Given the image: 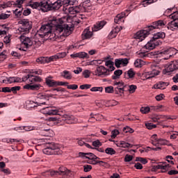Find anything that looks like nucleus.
Masks as SVG:
<instances>
[{"label":"nucleus","mask_w":178,"mask_h":178,"mask_svg":"<svg viewBox=\"0 0 178 178\" xmlns=\"http://www.w3.org/2000/svg\"><path fill=\"white\" fill-rule=\"evenodd\" d=\"M54 26H56V19H53L49 21L47 24L42 25L38 31L37 35H39L40 38L48 37L50 34V31H52V29H54Z\"/></svg>","instance_id":"f257e3e1"},{"label":"nucleus","mask_w":178,"mask_h":178,"mask_svg":"<svg viewBox=\"0 0 178 178\" xmlns=\"http://www.w3.org/2000/svg\"><path fill=\"white\" fill-rule=\"evenodd\" d=\"M63 5V1L58 0L54 3L49 0H42V12H48L49 10H58Z\"/></svg>","instance_id":"f03ea898"},{"label":"nucleus","mask_w":178,"mask_h":178,"mask_svg":"<svg viewBox=\"0 0 178 178\" xmlns=\"http://www.w3.org/2000/svg\"><path fill=\"white\" fill-rule=\"evenodd\" d=\"M42 152L45 155H62V151L54 143H51L46 148L43 149Z\"/></svg>","instance_id":"7ed1b4c3"},{"label":"nucleus","mask_w":178,"mask_h":178,"mask_svg":"<svg viewBox=\"0 0 178 178\" xmlns=\"http://www.w3.org/2000/svg\"><path fill=\"white\" fill-rule=\"evenodd\" d=\"M19 24H21L22 26L18 29L17 31V34H26V33H29V31L31 30V24L29 19H21L19 22Z\"/></svg>","instance_id":"20e7f679"},{"label":"nucleus","mask_w":178,"mask_h":178,"mask_svg":"<svg viewBox=\"0 0 178 178\" xmlns=\"http://www.w3.org/2000/svg\"><path fill=\"white\" fill-rule=\"evenodd\" d=\"M169 19H172V21L170 22L168 24V30H171L173 31V30H176V29H178V11L173 12L170 15H168Z\"/></svg>","instance_id":"39448f33"},{"label":"nucleus","mask_w":178,"mask_h":178,"mask_svg":"<svg viewBox=\"0 0 178 178\" xmlns=\"http://www.w3.org/2000/svg\"><path fill=\"white\" fill-rule=\"evenodd\" d=\"M54 28L56 30L54 33H52V31H50V34H49V35L47 36L46 38H49V40H52L53 41H55V40L60 37V34L62 33V31H63V26L60 24H56V25H54Z\"/></svg>","instance_id":"423d86ee"},{"label":"nucleus","mask_w":178,"mask_h":178,"mask_svg":"<svg viewBox=\"0 0 178 178\" xmlns=\"http://www.w3.org/2000/svg\"><path fill=\"white\" fill-rule=\"evenodd\" d=\"M93 74L97 76V77H108L111 73L109 72V70H107L105 66L103 65H97L95 70L94 71Z\"/></svg>","instance_id":"0eeeda50"},{"label":"nucleus","mask_w":178,"mask_h":178,"mask_svg":"<svg viewBox=\"0 0 178 178\" xmlns=\"http://www.w3.org/2000/svg\"><path fill=\"white\" fill-rule=\"evenodd\" d=\"M150 31L149 28L147 26L145 29L138 31L134 35V38L139 40V41H143L145 40L146 37L149 35Z\"/></svg>","instance_id":"6e6552de"},{"label":"nucleus","mask_w":178,"mask_h":178,"mask_svg":"<svg viewBox=\"0 0 178 178\" xmlns=\"http://www.w3.org/2000/svg\"><path fill=\"white\" fill-rule=\"evenodd\" d=\"M63 120L67 124H73V123H81L77 118H74L73 115L64 114L62 117Z\"/></svg>","instance_id":"1a4fd4ad"},{"label":"nucleus","mask_w":178,"mask_h":178,"mask_svg":"<svg viewBox=\"0 0 178 178\" xmlns=\"http://www.w3.org/2000/svg\"><path fill=\"white\" fill-rule=\"evenodd\" d=\"M27 0H17L14 5L18 8L14 10V13L16 16H21L22 12H23L22 3H24Z\"/></svg>","instance_id":"9d476101"},{"label":"nucleus","mask_w":178,"mask_h":178,"mask_svg":"<svg viewBox=\"0 0 178 178\" xmlns=\"http://www.w3.org/2000/svg\"><path fill=\"white\" fill-rule=\"evenodd\" d=\"M19 40L22 44H23V45H24L26 48H29V47H31V45H33V40H31V38L25 36L23 33H21V35L19 36Z\"/></svg>","instance_id":"9b49d317"},{"label":"nucleus","mask_w":178,"mask_h":178,"mask_svg":"<svg viewBox=\"0 0 178 178\" xmlns=\"http://www.w3.org/2000/svg\"><path fill=\"white\" fill-rule=\"evenodd\" d=\"M166 22H163V20H158L152 23L151 26H149V30L152 31V30H155L156 29H163L165 27Z\"/></svg>","instance_id":"f8f14e48"},{"label":"nucleus","mask_w":178,"mask_h":178,"mask_svg":"<svg viewBox=\"0 0 178 178\" xmlns=\"http://www.w3.org/2000/svg\"><path fill=\"white\" fill-rule=\"evenodd\" d=\"M159 40H154L153 38L152 39H151L145 45V48L146 49H154L155 48V47H158V45H159Z\"/></svg>","instance_id":"ddd939ff"},{"label":"nucleus","mask_w":178,"mask_h":178,"mask_svg":"<svg viewBox=\"0 0 178 178\" xmlns=\"http://www.w3.org/2000/svg\"><path fill=\"white\" fill-rule=\"evenodd\" d=\"M160 54L161 55H169L168 58H165L164 59H169V58H170V56H172V55H173L174 54H176V49L173 48V47H167L164 49H163L161 51H160Z\"/></svg>","instance_id":"4468645a"},{"label":"nucleus","mask_w":178,"mask_h":178,"mask_svg":"<svg viewBox=\"0 0 178 178\" xmlns=\"http://www.w3.org/2000/svg\"><path fill=\"white\" fill-rule=\"evenodd\" d=\"M129 64V59L127 58H116L115 60V65L116 67H120V66H127Z\"/></svg>","instance_id":"2eb2a0df"},{"label":"nucleus","mask_w":178,"mask_h":178,"mask_svg":"<svg viewBox=\"0 0 178 178\" xmlns=\"http://www.w3.org/2000/svg\"><path fill=\"white\" fill-rule=\"evenodd\" d=\"M81 9L82 12H90L92 10V7L91 6V1L90 0H86L82 3V6H81Z\"/></svg>","instance_id":"dca6fc26"},{"label":"nucleus","mask_w":178,"mask_h":178,"mask_svg":"<svg viewBox=\"0 0 178 178\" xmlns=\"http://www.w3.org/2000/svg\"><path fill=\"white\" fill-rule=\"evenodd\" d=\"M168 86H169V82L159 81L154 84L152 88H154V90H165Z\"/></svg>","instance_id":"f3484780"},{"label":"nucleus","mask_w":178,"mask_h":178,"mask_svg":"<svg viewBox=\"0 0 178 178\" xmlns=\"http://www.w3.org/2000/svg\"><path fill=\"white\" fill-rule=\"evenodd\" d=\"M92 35V31H90V29L86 28L81 34V38L82 40H90Z\"/></svg>","instance_id":"a211bd4d"},{"label":"nucleus","mask_w":178,"mask_h":178,"mask_svg":"<svg viewBox=\"0 0 178 178\" xmlns=\"http://www.w3.org/2000/svg\"><path fill=\"white\" fill-rule=\"evenodd\" d=\"M178 69V60L172 62L165 69L167 72H175Z\"/></svg>","instance_id":"6ab92c4d"},{"label":"nucleus","mask_w":178,"mask_h":178,"mask_svg":"<svg viewBox=\"0 0 178 178\" xmlns=\"http://www.w3.org/2000/svg\"><path fill=\"white\" fill-rule=\"evenodd\" d=\"M28 6H30L32 9H38V8H40V10L42 12V1L40 3L30 1L28 3Z\"/></svg>","instance_id":"aec40b11"},{"label":"nucleus","mask_w":178,"mask_h":178,"mask_svg":"<svg viewBox=\"0 0 178 178\" xmlns=\"http://www.w3.org/2000/svg\"><path fill=\"white\" fill-rule=\"evenodd\" d=\"M154 168L156 169H161L163 173L165 172H168L170 168V165L166 163H161L159 165H154Z\"/></svg>","instance_id":"412c9836"},{"label":"nucleus","mask_w":178,"mask_h":178,"mask_svg":"<svg viewBox=\"0 0 178 178\" xmlns=\"http://www.w3.org/2000/svg\"><path fill=\"white\" fill-rule=\"evenodd\" d=\"M106 24V22L101 21L97 22L92 28V31H99L102 29H104V26Z\"/></svg>","instance_id":"4be33fe9"},{"label":"nucleus","mask_w":178,"mask_h":178,"mask_svg":"<svg viewBox=\"0 0 178 178\" xmlns=\"http://www.w3.org/2000/svg\"><path fill=\"white\" fill-rule=\"evenodd\" d=\"M79 156L81 158H83L84 159H90L93 160L94 158H97V156L92 153H84V152H79Z\"/></svg>","instance_id":"5701e85b"},{"label":"nucleus","mask_w":178,"mask_h":178,"mask_svg":"<svg viewBox=\"0 0 178 178\" xmlns=\"http://www.w3.org/2000/svg\"><path fill=\"white\" fill-rule=\"evenodd\" d=\"M65 56H66L65 52L58 53L54 56H50L47 62H52L54 60H56V59H62V58H65Z\"/></svg>","instance_id":"b1692460"},{"label":"nucleus","mask_w":178,"mask_h":178,"mask_svg":"<svg viewBox=\"0 0 178 178\" xmlns=\"http://www.w3.org/2000/svg\"><path fill=\"white\" fill-rule=\"evenodd\" d=\"M126 16V13H122L120 14L117 15V16L114 19L115 23L117 24H120V23H123L124 22V17Z\"/></svg>","instance_id":"393cba45"},{"label":"nucleus","mask_w":178,"mask_h":178,"mask_svg":"<svg viewBox=\"0 0 178 178\" xmlns=\"http://www.w3.org/2000/svg\"><path fill=\"white\" fill-rule=\"evenodd\" d=\"M71 56H72V58H80L81 59H84V58H87V59H88V58H90V56H88V54H87L84 51L72 54Z\"/></svg>","instance_id":"a878e982"},{"label":"nucleus","mask_w":178,"mask_h":178,"mask_svg":"<svg viewBox=\"0 0 178 178\" xmlns=\"http://www.w3.org/2000/svg\"><path fill=\"white\" fill-rule=\"evenodd\" d=\"M65 27V29L63 26V31L61 32L62 33H60V37H68V35L72 34V31L69 28V26L66 25Z\"/></svg>","instance_id":"bb28decb"},{"label":"nucleus","mask_w":178,"mask_h":178,"mask_svg":"<svg viewBox=\"0 0 178 178\" xmlns=\"http://www.w3.org/2000/svg\"><path fill=\"white\" fill-rule=\"evenodd\" d=\"M58 113L59 111H58V109L49 108V107H47L45 111H43L44 115H49V116H51L52 115H58Z\"/></svg>","instance_id":"cd10ccee"},{"label":"nucleus","mask_w":178,"mask_h":178,"mask_svg":"<svg viewBox=\"0 0 178 178\" xmlns=\"http://www.w3.org/2000/svg\"><path fill=\"white\" fill-rule=\"evenodd\" d=\"M161 73L158 70H153L150 72H146L145 76L147 79H152V77H155V76H158Z\"/></svg>","instance_id":"c85d7f7f"},{"label":"nucleus","mask_w":178,"mask_h":178,"mask_svg":"<svg viewBox=\"0 0 178 178\" xmlns=\"http://www.w3.org/2000/svg\"><path fill=\"white\" fill-rule=\"evenodd\" d=\"M61 77L65 79V80H72L73 76H72V72L67 70H64L61 72Z\"/></svg>","instance_id":"c756f323"},{"label":"nucleus","mask_w":178,"mask_h":178,"mask_svg":"<svg viewBox=\"0 0 178 178\" xmlns=\"http://www.w3.org/2000/svg\"><path fill=\"white\" fill-rule=\"evenodd\" d=\"M136 76V72L133 68L129 69L127 72H125V79H134Z\"/></svg>","instance_id":"7c9ffc66"},{"label":"nucleus","mask_w":178,"mask_h":178,"mask_svg":"<svg viewBox=\"0 0 178 178\" xmlns=\"http://www.w3.org/2000/svg\"><path fill=\"white\" fill-rule=\"evenodd\" d=\"M7 81L10 84H12V83H22V78L17 76L8 77Z\"/></svg>","instance_id":"2f4dec72"},{"label":"nucleus","mask_w":178,"mask_h":178,"mask_svg":"<svg viewBox=\"0 0 178 178\" xmlns=\"http://www.w3.org/2000/svg\"><path fill=\"white\" fill-rule=\"evenodd\" d=\"M41 81H42V79H41V77L31 74L30 83L31 84H34V83H41Z\"/></svg>","instance_id":"473e14b6"},{"label":"nucleus","mask_w":178,"mask_h":178,"mask_svg":"<svg viewBox=\"0 0 178 178\" xmlns=\"http://www.w3.org/2000/svg\"><path fill=\"white\" fill-rule=\"evenodd\" d=\"M117 147H120L121 148H131L133 145L129 143H126L125 141L121 140L120 143L116 144Z\"/></svg>","instance_id":"72a5a7b5"},{"label":"nucleus","mask_w":178,"mask_h":178,"mask_svg":"<svg viewBox=\"0 0 178 178\" xmlns=\"http://www.w3.org/2000/svg\"><path fill=\"white\" fill-rule=\"evenodd\" d=\"M55 91H56V92L61 93V92H65L66 90L62 88H54L51 90V92H53V94H47V95L49 96V97H54V95H59V94L55 93Z\"/></svg>","instance_id":"f704fd0d"},{"label":"nucleus","mask_w":178,"mask_h":178,"mask_svg":"<svg viewBox=\"0 0 178 178\" xmlns=\"http://www.w3.org/2000/svg\"><path fill=\"white\" fill-rule=\"evenodd\" d=\"M105 65L107 67H108V69H107V70H109V73H111V72H113V70H115V66H113V65H114L113 61H112L111 60H106Z\"/></svg>","instance_id":"c9c22d12"},{"label":"nucleus","mask_w":178,"mask_h":178,"mask_svg":"<svg viewBox=\"0 0 178 178\" xmlns=\"http://www.w3.org/2000/svg\"><path fill=\"white\" fill-rule=\"evenodd\" d=\"M123 74V71L122 70H117L114 72V74L112 76L113 80H118L120 78V76Z\"/></svg>","instance_id":"e433bc0d"},{"label":"nucleus","mask_w":178,"mask_h":178,"mask_svg":"<svg viewBox=\"0 0 178 178\" xmlns=\"http://www.w3.org/2000/svg\"><path fill=\"white\" fill-rule=\"evenodd\" d=\"M0 27H2L3 29H0V36L6 35L8 34V32L9 31V28L7 27L5 24H3L0 26Z\"/></svg>","instance_id":"4c0bfd02"},{"label":"nucleus","mask_w":178,"mask_h":178,"mask_svg":"<svg viewBox=\"0 0 178 178\" xmlns=\"http://www.w3.org/2000/svg\"><path fill=\"white\" fill-rule=\"evenodd\" d=\"M105 104L106 106H116V105L119 104V102L116 100H107L105 102Z\"/></svg>","instance_id":"58836bf2"},{"label":"nucleus","mask_w":178,"mask_h":178,"mask_svg":"<svg viewBox=\"0 0 178 178\" xmlns=\"http://www.w3.org/2000/svg\"><path fill=\"white\" fill-rule=\"evenodd\" d=\"M165 33L158 32L153 35L152 38H154V40H157V41H159V38H165Z\"/></svg>","instance_id":"ea45409f"},{"label":"nucleus","mask_w":178,"mask_h":178,"mask_svg":"<svg viewBox=\"0 0 178 178\" xmlns=\"http://www.w3.org/2000/svg\"><path fill=\"white\" fill-rule=\"evenodd\" d=\"M58 172V175H69V173H70V171L65 167L59 168Z\"/></svg>","instance_id":"a19ab883"},{"label":"nucleus","mask_w":178,"mask_h":178,"mask_svg":"<svg viewBox=\"0 0 178 178\" xmlns=\"http://www.w3.org/2000/svg\"><path fill=\"white\" fill-rule=\"evenodd\" d=\"M45 81L47 86L49 87H56V81L49 79V78H46Z\"/></svg>","instance_id":"79ce46f5"},{"label":"nucleus","mask_w":178,"mask_h":178,"mask_svg":"<svg viewBox=\"0 0 178 178\" xmlns=\"http://www.w3.org/2000/svg\"><path fill=\"white\" fill-rule=\"evenodd\" d=\"M106 94H113L115 92V88L113 86H106L104 88Z\"/></svg>","instance_id":"37998d69"},{"label":"nucleus","mask_w":178,"mask_h":178,"mask_svg":"<svg viewBox=\"0 0 178 178\" xmlns=\"http://www.w3.org/2000/svg\"><path fill=\"white\" fill-rule=\"evenodd\" d=\"M68 12L69 13H70V15H76V13H79V12H80L79 10V8L77 7H70L68 8Z\"/></svg>","instance_id":"c03bdc74"},{"label":"nucleus","mask_w":178,"mask_h":178,"mask_svg":"<svg viewBox=\"0 0 178 178\" xmlns=\"http://www.w3.org/2000/svg\"><path fill=\"white\" fill-rule=\"evenodd\" d=\"M37 98H38V99H47L48 100L49 99V96L47 93H39V94H38Z\"/></svg>","instance_id":"a18cd8bd"},{"label":"nucleus","mask_w":178,"mask_h":178,"mask_svg":"<svg viewBox=\"0 0 178 178\" xmlns=\"http://www.w3.org/2000/svg\"><path fill=\"white\" fill-rule=\"evenodd\" d=\"M49 60V58H45V57H40L36 59V62L38 63H45V62L49 63L51 61Z\"/></svg>","instance_id":"49530a36"},{"label":"nucleus","mask_w":178,"mask_h":178,"mask_svg":"<svg viewBox=\"0 0 178 178\" xmlns=\"http://www.w3.org/2000/svg\"><path fill=\"white\" fill-rule=\"evenodd\" d=\"M105 152L107 155H115V154H116V151L112 147H107L105 149Z\"/></svg>","instance_id":"de8ad7c7"},{"label":"nucleus","mask_w":178,"mask_h":178,"mask_svg":"<svg viewBox=\"0 0 178 178\" xmlns=\"http://www.w3.org/2000/svg\"><path fill=\"white\" fill-rule=\"evenodd\" d=\"M159 145H168V146L172 145V144L170 143H169V141H168L165 139H162V138H159Z\"/></svg>","instance_id":"09e8293b"},{"label":"nucleus","mask_w":178,"mask_h":178,"mask_svg":"<svg viewBox=\"0 0 178 178\" xmlns=\"http://www.w3.org/2000/svg\"><path fill=\"white\" fill-rule=\"evenodd\" d=\"M63 3V5H76L77 0H64Z\"/></svg>","instance_id":"8fccbe9b"},{"label":"nucleus","mask_w":178,"mask_h":178,"mask_svg":"<svg viewBox=\"0 0 178 178\" xmlns=\"http://www.w3.org/2000/svg\"><path fill=\"white\" fill-rule=\"evenodd\" d=\"M42 88V86L40 83H35L32 85V91H38V90H41Z\"/></svg>","instance_id":"3c124183"},{"label":"nucleus","mask_w":178,"mask_h":178,"mask_svg":"<svg viewBox=\"0 0 178 178\" xmlns=\"http://www.w3.org/2000/svg\"><path fill=\"white\" fill-rule=\"evenodd\" d=\"M136 162H141L143 165H146V163H148V161L147 160V159H144L142 157H136Z\"/></svg>","instance_id":"603ef678"},{"label":"nucleus","mask_w":178,"mask_h":178,"mask_svg":"<svg viewBox=\"0 0 178 178\" xmlns=\"http://www.w3.org/2000/svg\"><path fill=\"white\" fill-rule=\"evenodd\" d=\"M156 119H158L159 120H161V119H163V120H169L172 119V117H170V115H158L156 117Z\"/></svg>","instance_id":"864d4df0"},{"label":"nucleus","mask_w":178,"mask_h":178,"mask_svg":"<svg viewBox=\"0 0 178 178\" xmlns=\"http://www.w3.org/2000/svg\"><path fill=\"white\" fill-rule=\"evenodd\" d=\"M136 90H137V86L136 85L129 86V92L130 94H133L134 92H136Z\"/></svg>","instance_id":"5fc2aeb1"},{"label":"nucleus","mask_w":178,"mask_h":178,"mask_svg":"<svg viewBox=\"0 0 178 178\" xmlns=\"http://www.w3.org/2000/svg\"><path fill=\"white\" fill-rule=\"evenodd\" d=\"M144 61H143V60L141 59H137L135 62H134V65L136 67H141L143 66V63Z\"/></svg>","instance_id":"6e6d98bb"},{"label":"nucleus","mask_w":178,"mask_h":178,"mask_svg":"<svg viewBox=\"0 0 178 178\" xmlns=\"http://www.w3.org/2000/svg\"><path fill=\"white\" fill-rule=\"evenodd\" d=\"M145 126L148 130H152V129H156V124H154L151 122H147L145 124Z\"/></svg>","instance_id":"4d7b16f0"},{"label":"nucleus","mask_w":178,"mask_h":178,"mask_svg":"<svg viewBox=\"0 0 178 178\" xmlns=\"http://www.w3.org/2000/svg\"><path fill=\"white\" fill-rule=\"evenodd\" d=\"M90 91L92 92H97V91H99V92H102L104 91V88L102 87H93L90 88Z\"/></svg>","instance_id":"13d9d810"},{"label":"nucleus","mask_w":178,"mask_h":178,"mask_svg":"<svg viewBox=\"0 0 178 178\" xmlns=\"http://www.w3.org/2000/svg\"><path fill=\"white\" fill-rule=\"evenodd\" d=\"M149 111H151V108H149V106H147V107H142L140 108L141 113H144V114L149 113Z\"/></svg>","instance_id":"bf43d9fd"},{"label":"nucleus","mask_w":178,"mask_h":178,"mask_svg":"<svg viewBox=\"0 0 178 178\" xmlns=\"http://www.w3.org/2000/svg\"><path fill=\"white\" fill-rule=\"evenodd\" d=\"M114 86H118L117 87H126L124 85V83L122 81H114L113 82Z\"/></svg>","instance_id":"052dcab7"},{"label":"nucleus","mask_w":178,"mask_h":178,"mask_svg":"<svg viewBox=\"0 0 178 178\" xmlns=\"http://www.w3.org/2000/svg\"><path fill=\"white\" fill-rule=\"evenodd\" d=\"M119 134V130L114 129L111 131V138H116Z\"/></svg>","instance_id":"680f3d73"},{"label":"nucleus","mask_w":178,"mask_h":178,"mask_svg":"<svg viewBox=\"0 0 178 178\" xmlns=\"http://www.w3.org/2000/svg\"><path fill=\"white\" fill-rule=\"evenodd\" d=\"M82 74L85 77V79H88V77H90V74H91V72L88 70H85L83 72Z\"/></svg>","instance_id":"e2e57ef3"},{"label":"nucleus","mask_w":178,"mask_h":178,"mask_svg":"<svg viewBox=\"0 0 178 178\" xmlns=\"http://www.w3.org/2000/svg\"><path fill=\"white\" fill-rule=\"evenodd\" d=\"M59 172L58 171H55V170H52V171H46V174L50 176H55L56 175H58Z\"/></svg>","instance_id":"0e129e2a"},{"label":"nucleus","mask_w":178,"mask_h":178,"mask_svg":"<svg viewBox=\"0 0 178 178\" xmlns=\"http://www.w3.org/2000/svg\"><path fill=\"white\" fill-rule=\"evenodd\" d=\"M93 147H101L102 146V143L99 141V140H96L92 142Z\"/></svg>","instance_id":"69168bd1"},{"label":"nucleus","mask_w":178,"mask_h":178,"mask_svg":"<svg viewBox=\"0 0 178 178\" xmlns=\"http://www.w3.org/2000/svg\"><path fill=\"white\" fill-rule=\"evenodd\" d=\"M136 55L137 56H138V58H145V56H147V53L142 52V51H137Z\"/></svg>","instance_id":"338daca9"},{"label":"nucleus","mask_w":178,"mask_h":178,"mask_svg":"<svg viewBox=\"0 0 178 178\" xmlns=\"http://www.w3.org/2000/svg\"><path fill=\"white\" fill-rule=\"evenodd\" d=\"M133 161V156L127 154L124 157V162H131Z\"/></svg>","instance_id":"774afa93"}]
</instances>
